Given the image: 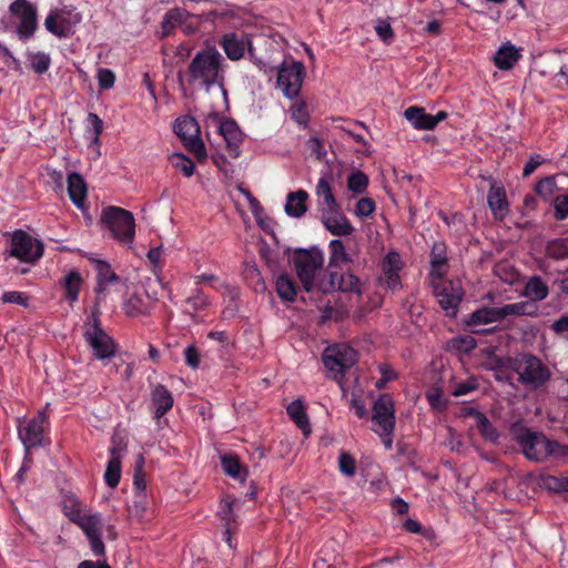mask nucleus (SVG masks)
I'll return each mask as SVG.
<instances>
[{"label": "nucleus", "mask_w": 568, "mask_h": 568, "mask_svg": "<svg viewBox=\"0 0 568 568\" xmlns=\"http://www.w3.org/2000/svg\"><path fill=\"white\" fill-rule=\"evenodd\" d=\"M477 426L480 434L486 438L495 440L498 437L496 430L484 414H477Z\"/></svg>", "instance_id": "5fc2aeb1"}, {"label": "nucleus", "mask_w": 568, "mask_h": 568, "mask_svg": "<svg viewBox=\"0 0 568 568\" xmlns=\"http://www.w3.org/2000/svg\"><path fill=\"white\" fill-rule=\"evenodd\" d=\"M220 458L222 468L225 474L241 481H244L246 479L247 470L241 464L239 457L235 454H223L221 455Z\"/></svg>", "instance_id": "c85d7f7f"}, {"label": "nucleus", "mask_w": 568, "mask_h": 568, "mask_svg": "<svg viewBox=\"0 0 568 568\" xmlns=\"http://www.w3.org/2000/svg\"><path fill=\"white\" fill-rule=\"evenodd\" d=\"M286 410L291 419L296 424V426L305 435H308L311 433V425L302 400L296 399L292 402L291 404H288Z\"/></svg>", "instance_id": "2f4dec72"}, {"label": "nucleus", "mask_w": 568, "mask_h": 568, "mask_svg": "<svg viewBox=\"0 0 568 568\" xmlns=\"http://www.w3.org/2000/svg\"><path fill=\"white\" fill-rule=\"evenodd\" d=\"M452 346L459 352L468 353L476 347V341L470 335H462L452 339Z\"/></svg>", "instance_id": "864d4df0"}, {"label": "nucleus", "mask_w": 568, "mask_h": 568, "mask_svg": "<svg viewBox=\"0 0 568 568\" xmlns=\"http://www.w3.org/2000/svg\"><path fill=\"white\" fill-rule=\"evenodd\" d=\"M375 31L384 42H389L394 37L390 24L384 21L378 22L375 27Z\"/></svg>", "instance_id": "680f3d73"}, {"label": "nucleus", "mask_w": 568, "mask_h": 568, "mask_svg": "<svg viewBox=\"0 0 568 568\" xmlns=\"http://www.w3.org/2000/svg\"><path fill=\"white\" fill-rule=\"evenodd\" d=\"M427 399L432 408L434 409H440L445 406V403L442 398V393L439 389H434L429 393H427Z\"/></svg>", "instance_id": "69168bd1"}, {"label": "nucleus", "mask_w": 568, "mask_h": 568, "mask_svg": "<svg viewBox=\"0 0 568 568\" xmlns=\"http://www.w3.org/2000/svg\"><path fill=\"white\" fill-rule=\"evenodd\" d=\"M356 361V351L346 344L327 347L323 353L324 366L334 374V377L342 376Z\"/></svg>", "instance_id": "ddd939ff"}, {"label": "nucleus", "mask_w": 568, "mask_h": 568, "mask_svg": "<svg viewBox=\"0 0 568 568\" xmlns=\"http://www.w3.org/2000/svg\"><path fill=\"white\" fill-rule=\"evenodd\" d=\"M189 16V12L181 8H173L169 10L163 17L161 24L162 37H168L174 28L184 22Z\"/></svg>", "instance_id": "f704fd0d"}, {"label": "nucleus", "mask_w": 568, "mask_h": 568, "mask_svg": "<svg viewBox=\"0 0 568 568\" xmlns=\"http://www.w3.org/2000/svg\"><path fill=\"white\" fill-rule=\"evenodd\" d=\"M78 568H111L105 560H83L79 564Z\"/></svg>", "instance_id": "774afa93"}, {"label": "nucleus", "mask_w": 568, "mask_h": 568, "mask_svg": "<svg viewBox=\"0 0 568 568\" xmlns=\"http://www.w3.org/2000/svg\"><path fill=\"white\" fill-rule=\"evenodd\" d=\"M477 388V383L473 379H468L462 383H458L453 392L452 395L455 397L464 396Z\"/></svg>", "instance_id": "052dcab7"}, {"label": "nucleus", "mask_w": 568, "mask_h": 568, "mask_svg": "<svg viewBox=\"0 0 568 568\" xmlns=\"http://www.w3.org/2000/svg\"><path fill=\"white\" fill-rule=\"evenodd\" d=\"M185 312L194 316L195 313L202 312L209 307V297L199 288H195L185 301Z\"/></svg>", "instance_id": "58836bf2"}, {"label": "nucleus", "mask_w": 568, "mask_h": 568, "mask_svg": "<svg viewBox=\"0 0 568 568\" xmlns=\"http://www.w3.org/2000/svg\"><path fill=\"white\" fill-rule=\"evenodd\" d=\"M539 485L554 493L568 491V477L545 475L540 477Z\"/></svg>", "instance_id": "c03bdc74"}, {"label": "nucleus", "mask_w": 568, "mask_h": 568, "mask_svg": "<svg viewBox=\"0 0 568 568\" xmlns=\"http://www.w3.org/2000/svg\"><path fill=\"white\" fill-rule=\"evenodd\" d=\"M291 116L300 125H306L308 121L306 105L304 103H294L291 108Z\"/></svg>", "instance_id": "4d7b16f0"}, {"label": "nucleus", "mask_w": 568, "mask_h": 568, "mask_svg": "<svg viewBox=\"0 0 568 568\" xmlns=\"http://www.w3.org/2000/svg\"><path fill=\"white\" fill-rule=\"evenodd\" d=\"M171 164L176 170H180L186 178H190L194 173V164L190 158L182 153H174L170 158Z\"/></svg>", "instance_id": "49530a36"}, {"label": "nucleus", "mask_w": 568, "mask_h": 568, "mask_svg": "<svg viewBox=\"0 0 568 568\" xmlns=\"http://www.w3.org/2000/svg\"><path fill=\"white\" fill-rule=\"evenodd\" d=\"M121 448L115 446L110 448L111 458L109 459L105 473L104 480L108 486L114 488L119 485L121 478V460L120 453Z\"/></svg>", "instance_id": "7c9ffc66"}, {"label": "nucleus", "mask_w": 568, "mask_h": 568, "mask_svg": "<svg viewBox=\"0 0 568 568\" xmlns=\"http://www.w3.org/2000/svg\"><path fill=\"white\" fill-rule=\"evenodd\" d=\"M308 199V193L304 190H298L296 192H291L287 194L285 212L288 216L292 217H301L305 214L306 201Z\"/></svg>", "instance_id": "bb28decb"}, {"label": "nucleus", "mask_w": 568, "mask_h": 568, "mask_svg": "<svg viewBox=\"0 0 568 568\" xmlns=\"http://www.w3.org/2000/svg\"><path fill=\"white\" fill-rule=\"evenodd\" d=\"M499 322L497 307H483L471 313L466 322L468 326H478Z\"/></svg>", "instance_id": "e433bc0d"}, {"label": "nucleus", "mask_w": 568, "mask_h": 568, "mask_svg": "<svg viewBox=\"0 0 568 568\" xmlns=\"http://www.w3.org/2000/svg\"><path fill=\"white\" fill-rule=\"evenodd\" d=\"M520 49H517L510 42H506L497 50L494 62L500 70H510L520 59Z\"/></svg>", "instance_id": "b1692460"}, {"label": "nucleus", "mask_w": 568, "mask_h": 568, "mask_svg": "<svg viewBox=\"0 0 568 568\" xmlns=\"http://www.w3.org/2000/svg\"><path fill=\"white\" fill-rule=\"evenodd\" d=\"M28 300L29 297L23 296L22 293L19 292H7L2 295V301L4 303H17L21 304L23 306H28Z\"/></svg>", "instance_id": "e2e57ef3"}, {"label": "nucleus", "mask_w": 568, "mask_h": 568, "mask_svg": "<svg viewBox=\"0 0 568 568\" xmlns=\"http://www.w3.org/2000/svg\"><path fill=\"white\" fill-rule=\"evenodd\" d=\"M11 23L20 39H29L36 30V10L27 0H16L10 6Z\"/></svg>", "instance_id": "4468645a"}, {"label": "nucleus", "mask_w": 568, "mask_h": 568, "mask_svg": "<svg viewBox=\"0 0 568 568\" xmlns=\"http://www.w3.org/2000/svg\"><path fill=\"white\" fill-rule=\"evenodd\" d=\"M406 120L418 130H433L440 121L447 118V113L439 111L436 115L426 113L425 109L419 106H409L405 110Z\"/></svg>", "instance_id": "6ab92c4d"}, {"label": "nucleus", "mask_w": 568, "mask_h": 568, "mask_svg": "<svg viewBox=\"0 0 568 568\" xmlns=\"http://www.w3.org/2000/svg\"><path fill=\"white\" fill-rule=\"evenodd\" d=\"M516 440L526 458L534 462H544L550 456H564L568 447L547 438L542 433L521 429Z\"/></svg>", "instance_id": "39448f33"}, {"label": "nucleus", "mask_w": 568, "mask_h": 568, "mask_svg": "<svg viewBox=\"0 0 568 568\" xmlns=\"http://www.w3.org/2000/svg\"><path fill=\"white\" fill-rule=\"evenodd\" d=\"M375 211V203L369 197L359 199L355 205L354 214L358 217L371 216Z\"/></svg>", "instance_id": "603ef678"}, {"label": "nucleus", "mask_w": 568, "mask_h": 568, "mask_svg": "<svg viewBox=\"0 0 568 568\" xmlns=\"http://www.w3.org/2000/svg\"><path fill=\"white\" fill-rule=\"evenodd\" d=\"M320 213L324 226L331 234L346 236L353 233V225L351 224L348 219L342 213L338 205L327 210H323Z\"/></svg>", "instance_id": "f3484780"}, {"label": "nucleus", "mask_w": 568, "mask_h": 568, "mask_svg": "<svg viewBox=\"0 0 568 568\" xmlns=\"http://www.w3.org/2000/svg\"><path fill=\"white\" fill-rule=\"evenodd\" d=\"M32 248L31 236L24 231H16L11 239L10 254L21 261H29V254Z\"/></svg>", "instance_id": "a878e982"}, {"label": "nucleus", "mask_w": 568, "mask_h": 568, "mask_svg": "<svg viewBox=\"0 0 568 568\" xmlns=\"http://www.w3.org/2000/svg\"><path fill=\"white\" fill-rule=\"evenodd\" d=\"M103 131V122L95 113H89L87 116L84 138L89 141L90 146L100 145V135Z\"/></svg>", "instance_id": "72a5a7b5"}, {"label": "nucleus", "mask_w": 568, "mask_h": 568, "mask_svg": "<svg viewBox=\"0 0 568 568\" xmlns=\"http://www.w3.org/2000/svg\"><path fill=\"white\" fill-rule=\"evenodd\" d=\"M333 174L328 171L323 172L315 186L318 211L337 206V201L333 194Z\"/></svg>", "instance_id": "aec40b11"}, {"label": "nucleus", "mask_w": 568, "mask_h": 568, "mask_svg": "<svg viewBox=\"0 0 568 568\" xmlns=\"http://www.w3.org/2000/svg\"><path fill=\"white\" fill-rule=\"evenodd\" d=\"M220 44L226 57L232 61H237L244 58L245 53H247L252 63L261 72L271 74L275 69V59L273 55H266V51L264 53H258L252 42L251 36L247 33L227 32L222 37ZM264 45L266 50L268 44L264 43Z\"/></svg>", "instance_id": "7ed1b4c3"}, {"label": "nucleus", "mask_w": 568, "mask_h": 568, "mask_svg": "<svg viewBox=\"0 0 568 568\" xmlns=\"http://www.w3.org/2000/svg\"><path fill=\"white\" fill-rule=\"evenodd\" d=\"M87 191V183L81 174L73 172L68 175V194L77 207H84Z\"/></svg>", "instance_id": "5701e85b"}, {"label": "nucleus", "mask_w": 568, "mask_h": 568, "mask_svg": "<svg viewBox=\"0 0 568 568\" xmlns=\"http://www.w3.org/2000/svg\"><path fill=\"white\" fill-rule=\"evenodd\" d=\"M440 307L447 316L454 317L457 314L458 306L462 302L464 290L459 278L443 282L435 287Z\"/></svg>", "instance_id": "2eb2a0df"}, {"label": "nucleus", "mask_w": 568, "mask_h": 568, "mask_svg": "<svg viewBox=\"0 0 568 568\" xmlns=\"http://www.w3.org/2000/svg\"><path fill=\"white\" fill-rule=\"evenodd\" d=\"M338 469L345 476L352 477L356 471V462L355 459L347 453L343 452L338 457Z\"/></svg>", "instance_id": "3c124183"}, {"label": "nucleus", "mask_w": 568, "mask_h": 568, "mask_svg": "<svg viewBox=\"0 0 568 568\" xmlns=\"http://www.w3.org/2000/svg\"><path fill=\"white\" fill-rule=\"evenodd\" d=\"M151 402L156 419L164 416L173 406V396L163 385H156L151 393Z\"/></svg>", "instance_id": "4be33fe9"}, {"label": "nucleus", "mask_w": 568, "mask_h": 568, "mask_svg": "<svg viewBox=\"0 0 568 568\" xmlns=\"http://www.w3.org/2000/svg\"><path fill=\"white\" fill-rule=\"evenodd\" d=\"M557 189V184L554 178H545L540 180L535 187L536 193L542 197L545 201L551 199Z\"/></svg>", "instance_id": "09e8293b"}, {"label": "nucleus", "mask_w": 568, "mask_h": 568, "mask_svg": "<svg viewBox=\"0 0 568 568\" xmlns=\"http://www.w3.org/2000/svg\"><path fill=\"white\" fill-rule=\"evenodd\" d=\"M552 331L556 334L562 335L568 339V315L560 317L551 325Z\"/></svg>", "instance_id": "338daca9"}, {"label": "nucleus", "mask_w": 568, "mask_h": 568, "mask_svg": "<svg viewBox=\"0 0 568 568\" xmlns=\"http://www.w3.org/2000/svg\"><path fill=\"white\" fill-rule=\"evenodd\" d=\"M82 286V277L77 271L69 272L64 277L65 297L70 303L79 298Z\"/></svg>", "instance_id": "ea45409f"}, {"label": "nucleus", "mask_w": 568, "mask_h": 568, "mask_svg": "<svg viewBox=\"0 0 568 568\" xmlns=\"http://www.w3.org/2000/svg\"><path fill=\"white\" fill-rule=\"evenodd\" d=\"M549 290L547 284L539 276H531L528 278L524 296L531 301H542L548 296Z\"/></svg>", "instance_id": "473e14b6"}, {"label": "nucleus", "mask_w": 568, "mask_h": 568, "mask_svg": "<svg viewBox=\"0 0 568 568\" xmlns=\"http://www.w3.org/2000/svg\"><path fill=\"white\" fill-rule=\"evenodd\" d=\"M529 302H517L497 307L499 321L509 316L532 315L535 311Z\"/></svg>", "instance_id": "4c0bfd02"}, {"label": "nucleus", "mask_w": 568, "mask_h": 568, "mask_svg": "<svg viewBox=\"0 0 568 568\" xmlns=\"http://www.w3.org/2000/svg\"><path fill=\"white\" fill-rule=\"evenodd\" d=\"M98 306L92 312L91 322L87 324L84 337L97 359L104 361L114 356L116 345L114 341L101 328L98 318Z\"/></svg>", "instance_id": "1a4fd4ad"}, {"label": "nucleus", "mask_w": 568, "mask_h": 568, "mask_svg": "<svg viewBox=\"0 0 568 568\" xmlns=\"http://www.w3.org/2000/svg\"><path fill=\"white\" fill-rule=\"evenodd\" d=\"M187 74L190 84L206 91L216 88L223 103H227L224 58L215 48L197 51L189 64Z\"/></svg>", "instance_id": "f03ea898"}, {"label": "nucleus", "mask_w": 568, "mask_h": 568, "mask_svg": "<svg viewBox=\"0 0 568 568\" xmlns=\"http://www.w3.org/2000/svg\"><path fill=\"white\" fill-rule=\"evenodd\" d=\"M276 292L282 300L294 301L296 297V287L291 277L287 275H280L275 282Z\"/></svg>", "instance_id": "37998d69"}, {"label": "nucleus", "mask_w": 568, "mask_h": 568, "mask_svg": "<svg viewBox=\"0 0 568 568\" xmlns=\"http://www.w3.org/2000/svg\"><path fill=\"white\" fill-rule=\"evenodd\" d=\"M555 216L562 221L568 217V195H557L554 201Z\"/></svg>", "instance_id": "6e6d98bb"}, {"label": "nucleus", "mask_w": 568, "mask_h": 568, "mask_svg": "<svg viewBox=\"0 0 568 568\" xmlns=\"http://www.w3.org/2000/svg\"><path fill=\"white\" fill-rule=\"evenodd\" d=\"M124 313L130 317H136L149 313V306L142 296L131 295L123 303Z\"/></svg>", "instance_id": "a19ab883"}, {"label": "nucleus", "mask_w": 568, "mask_h": 568, "mask_svg": "<svg viewBox=\"0 0 568 568\" xmlns=\"http://www.w3.org/2000/svg\"><path fill=\"white\" fill-rule=\"evenodd\" d=\"M211 120L217 128L219 133L224 138L230 156L236 159L241 154L240 145L242 143V132L239 125L232 121H220L217 115H210Z\"/></svg>", "instance_id": "dca6fc26"}, {"label": "nucleus", "mask_w": 568, "mask_h": 568, "mask_svg": "<svg viewBox=\"0 0 568 568\" xmlns=\"http://www.w3.org/2000/svg\"><path fill=\"white\" fill-rule=\"evenodd\" d=\"M432 276L440 278L446 273L447 254L446 245L442 242H436L432 248L430 255Z\"/></svg>", "instance_id": "c756f323"}, {"label": "nucleus", "mask_w": 568, "mask_h": 568, "mask_svg": "<svg viewBox=\"0 0 568 568\" xmlns=\"http://www.w3.org/2000/svg\"><path fill=\"white\" fill-rule=\"evenodd\" d=\"M296 274L305 288L310 292L318 290L323 293L341 291L362 294V285L357 276L352 273L338 274L336 271L322 272L324 254L318 248L301 250L294 260Z\"/></svg>", "instance_id": "f257e3e1"}, {"label": "nucleus", "mask_w": 568, "mask_h": 568, "mask_svg": "<svg viewBox=\"0 0 568 568\" xmlns=\"http://www.w3.org/2000/svg\"><path fill=\"white\" fill-rule=\"evenodd\" d=\"M373 430L382 438L387 449L393 447V432L395 428V406L390 395L383 394L373 406Z\"/></svg>", "instance_id": "6e6552de"}, {"label": "nucleus", "mask_w": 568, "mask_h": 568, "mask_svg": "<svg viewBox=\"0 0 568 568\" xmlns=\"http://www.w3.org/2000/svg\"><path fill=\"white\" fill-rule=\"evenodd\" d=\"M547 256L554 260H565L568 257V241L558 239L548 243L546 248Z\"/></svg>", "instance_id": "a18cd8bd"}, {"label": "nucleus", "mask_w": 568, "mask_h": 568, "mask_svg": "<svg viewBox=\"0 0 568 568\" xmlns=\"http://www.w3.org/2000/svg\"><path fill=\"white\" fill-rule=\"evenodd\" d=\"M368 185V178L362 171H354L347 179V187L354 193H363Z\"/></svg>", "instance_id": "de8ad7c7"}, {"label": "nucleus", "mask_w": 568, "mask_h": 568, "mask_svg": "<svg viewBox=\"0 0 568 568\" xmlns=\"http://www.w3.org/2000/svg\"><path fill=\"white\" fill-rule=\"evenodd\" d=\"M487 202L496 219H503L508 214V203L504 187L493 184L488 191Z\"/></svg>", "instance_id": "393cba45"}, {"label": "nucleus", "mask_w": 568, "mask_h": 568, "mask_svg": "<svg viewBox=\"0 0 568 568\" xmlns=\"http://www.w3.org/2000/svg\"><path fill=\"white\" fill-rule=\"evenodd\" d=\"M184 357H185V363L187 364V366H190L191 368L199 367L200 362H201V355H200L199 349L195 346H193V345L187 346L184 351Z\"/></svg>", "instance_id": "bf43d9fd"}, {"label": "nucleus", "mask_w": 568, "mask_h": 568, "mask_svg": "<svg viewBox=\"0 0 568 568\" xmlns=\"http://www.w3.org/2000/svg\"><path fill=\"white\" fill-rule=\"evenodd\" d=\"M67 516L75 523L89 540L93 556L104 558L105 546L101 538V518L99 515L84 514L81 510L67 511Z\"/></svg>", "instance_id": "9b49d317"}, {"label": "nucleus", "mask_w": 568, "mask_h": 568, "mask_svg": "<svg viewBox=\"0 0 568 568\" xmlns=\"http://www.w3.org/2000/svg\"><path fill=\"white\" fill-rule=\"evenodd\" d=\"M100 221L120 244L132 246L135 236V221L130 211L119 206H106L101 212Z\"/></svg>", "instance_id": "423d86ee"}, {"label": "nucleus", "mask_w": 568, "mask_h": 568, "mask_svg": "<svg viewBox=\"0 0 568 568\" xmlns=\"http://www.w3.org/2000/svg\"><path fill=\"white\" fill-rule=\"evenodd\" d=\"M133 485H134V490H135V494H136V498L139 499V504L141 505V507L143 508V501L145 499V489H146V483L143 478V476L141 475V470L136 471L135 476H134V481H133Z\"/></svg>", "instance_id": "13d9d810"}, {"label": "nucleus", "mask_w": 568, "mask_h": 568, "mask_svg": "<svg viewBox=\"0 0 568 568\" xmlns=\"http://www.w3.org/2000/svg\"><path fill=\"white\" fill-rule=\"evenodd\" d=\"M265 44H268L266 49V55H273L275 59V69L271 72L273 73L277 70V87L281 89L282 93L288 98H296L302 89L305 68L302 62L290 60H283L278 63V55H281V50L278 47L270 40L263 39Z\"/></svg>", "instance_id": "20e7f679"}, {"label": "nucleus", "mask_w": 568, "mask_h": 568, "mask_svg": "<svg viewBox=\"0 0 568 568\" xmlns=\"http://www.w3.org/2000/svg\"><path fill=\"white\" fill-rule=\"evenodd\" d=\"M81 19V14L74 8L63 7L52 11L47 17L44 26L50 33L59 38H67L74 33Z\"/></svg>", "instance_id": "f8f14e48"}, {"label": "nucleus", "mask_w": 568, "mask_h": 568, "mask_svg": "<svg viewBox=\"0 0 568 568\" xmlns=\"http://www.w3.org/2000/svg\"><path fill=\"white\" fill-rule=\"evenodd\" d=\"M19 437L22 440L27 455L24 462L17 474V479L19 483L23 481L24 473L31 469L32 458L30 457V449L36 446V422L34 419H30L29 422H21L19 419Z\"/></svg>", "instance_id": "a211bd4d"}, {"label": "nucleus", "mask_w": 568, "mask_h": 568, "mask_svg": "<svg viewBox=\"0 0 568 568\" xmlns=\"http://www.w3.org/2000/svg\"><path fill=\"white\" fill-rule=\"evenodd\" d=\"M513 368L518 374V382L532 389L542 387L551 377L550 369L540 358L531 354L517 356Z\"/></svg>", "instance_id": "0eeeda50"}, {"label": "nucleus", "mask_w": 568, "mask_h": 568, "mask_svg": "<svg viewBox=\"0 0 568 568\" xmlns=\"http://www.w3.org/2000/svg\"><path fill=\"white\" fill-rule=\"evenodd\" d=\"M115 73L108 68H99L97 71V80L101 90H110L115 83Z\"/></svg>", "instance_id": "8fccbe9b"}, {"label": "nucleus", "mask_w": 568, "mask_h": 568, "mask_svg": "<svg viewBox=\"0 0 568 568\" xmlns=\"http://www.w3.org/2000/svg\"><path fill=\"white\" fill-rule=\"evenodd\" d=\"M329 250V263L328 271H335V268L349 261V255L346 252L345 245L341 240H332L328 244Z\"/></svg>", "instance_id": "c9c22d12"}, {"label": "nucleus", "mask_w": 568, "mask_h": 568, "mask_svg": "<svg viewBox=\"0 0 568 568\" xmlns=\"http://www.w3.org/2000/svg\"><path fill=\"white\" fill-rule=\"evenodd\" d=\"M544 162V159L539 154H534L529 158L523 170L525 178L532 174V172Z\"/></svg>", "instance_id": "0e129e2a"}, {"label": "nucleus", "mask_w": 568, "mask_h": 568, "mask_svg": "<svg viewBox=\"0 0 568 568\" xmlns=\"http://www.w3.org/2000/svg\"><path fill=\"white\" fill-rule=\"evenodd\" d=\"M233 505L234 500H230V498H224L221 500L217 515L225 523L226 529L224 531V536L226 540H231L230 530L231 525L236 521L235 515L233 514Z\"/></svg>", "instance_id": "79ce46f5"}, {"label": "nucleus", "mask_w": 568, "mask_h": 568, "mask_svg": "<svg viewBox=\"0 0 568 568\" xmlns=\"http://www.w3.org/2000/svg\"><path fill=\"white\" fill-rule=\"evenodd\" d=\"M95 271H97V286L95 292L98 295L104 294L106 286L111 283H115L119 281L118 275L111 270V266L101 260L94 261Z\"/></svg>", "instance_id": "cd10ccee"}, {"label": "nucleus", "mask_w": 568, "mask_h": 568, "mask_svg": "<svg viewBox=\"0 0 568 568\" xmlns=\"http://www.w3.org/2000/svg\"><path fill=\"white\" fill-rule=\"evenodd\" d=\"M174 133L181 139L184 146L199 162L207 158L206 148L200 136V125L194 118L183 116L176 119L173 125Z\"/></svg>", "instance_id": "9d476101"}, {"label": "nucleus", "mask_w": 568, "mask_h": 568, "mask_svg": "<svg viewBox=\"0 0 568 568\" xmlns=\"http://www.w3.org/2000/svg\"><path fill=\"white\" fill-rule=\"evenodd\" d=\"M402 257L396 252L388 253L382 263V281L392 291H396L400 287L399 271L402 270Z\"/></svg>", "instance_id": "412c9836"}]
</instances>
